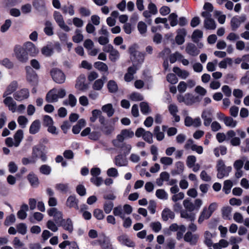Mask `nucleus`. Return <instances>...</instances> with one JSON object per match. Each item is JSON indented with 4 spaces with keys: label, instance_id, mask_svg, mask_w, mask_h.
<instances>
[{
    "label": "nucleus",
    "instance_id": "19",
    "mask_svg": "<svg viewBox=\"0 0 249 249\" xmlns=\"http://www.w3.org/2000/svg\"><path fill=\"white\" fill-rule=\"evenodd\" d=\"M29 96V92L28 89H23L14 94L15 99L18 101H22L27 99L28 98Z\"/></svg>",
    "mask_w": 249,
    "mask_h": 249
},
{
    "label": "nucleus",
    "instance_id": "15",
    "mask_svg": "<svg viewBox=\"0 0 249 249\" xmlns=\"http://www.w3.org/2000/svg\"><path fill=\"white\" fill-rule=\"evenodd\" d=\"M129 52L131 56V58L132 59V61H135V59L136 60L137 57L138 56L140 57V58L137 60L139 62L141 63L143 61L144 59V56L143 54L137 51L135 46H131L130 47L129 49Z\"/></svg>",
    "mask_w": 249,
    "mask_h": 249
},
{
    "label": "nucleus",
    "instance_id": "22",
    "mask_svg": "<svg viewBox=\"0 0 249 249\" xmlns=\"http://www.w3.org/2000/svg\"><path fill=\"white\" fill-rule=\"evenodd\" d=\"M168 110L170 113L173 116L174 121L178 122L180 121V117L177 115L178 111V107L175 104H171L168 106Z\"/></svg>",
    "mask_w": 249,
    "mask_h": 249
},
{
    "label": "nucleus",
    "instance_id": "3",
    "mask_svg": "<svg viewBox=\"0 0 249 249\" xmlns=\"http://www.w3.org/2000/svg\"><path fill=\"white\" fill-rule=\"evenodd\" d=\"M65 95V89H60L57 90L56 89H53L47 94L46 100L49 103L55 102L57 101L58 98H62Z\"/></svg>",
    "mask_w": 249,
    "mask_h": 249
},
{
    "label": "nucleus",
    "instance_id": "54",
    "mask_svg": "<svg viewBox=\"0 0 249 249\" xmlns=\"http://www.w3.org/2000/svg\"><path fill=\"white\" fill-rule=\"evenodd\" d=\"M246 158L243 157L242 159L236 160L233 163V167L235 170L242 169L244 161H245Z\"/></svg>",
    "mask_w": 249,
    "mask_h": 249
},
{
    "label": "nucleus",
    "instance_id": "57",
    "mask_svg": "<svg viewBox=\"0 0 249 249\" xmlns=\"http://www.w3.org/2000/svg\"><path fill=\"white\" fill-rule=\"evenodd\" d=\"M196 160L195 156L190 155L187 157L186 159V164L189 168H192Z\"/></svg>",
    "mask_w": 249,
    "mask_h": 249
},
{
    "label": "nucleus",
    "instance_id": "11",
    "mask_svg": "<svg viewBox=\"0 0 249 249\" xmlns=\"http://www.w3.org/2000/svg\"><path fill=\"white\" fill-rule=\"evenodd\" d=\"M201 118L205 126H209L213 121V112L211 109H206L203 111Z\"/></svg>",
    "mask_w": 249,
    "mask_h": 249
},
{
    "label": "nucleus",
    "instance_id": "21",
    "mask_svg": "<svg viewBox=\"0 0 249 249\" xmlns=\"http://www.w3.org/2000/svg\"><path fill=\"white\" fill-rule=\"evenodd\" d=\"M185 51L188 54L193 56L197 55L200 53V51L196 45L192 43H188L186 45Z\"/></svg>",
    "mask_w": 249,
    "mask_h": 249
},
{
    "label": "nucleus",
    "instance_id": "62",
    "mask_svg": "<svg viewBox=\"0 0 249 249\" xmlns=\"http://www.w3.org/2000/svg\"><path fill=\"white\" fill-rule=\"evenodd\" d=\"M119 148H122L124 154L127 155L130 152L132 149V146L130 144L123 142L121 143V146Z\"/></svg>",
    "mask_w": 249,
    "mask_h": 249
},
{
    "label": "nucleus",
    "instance_id": "6",
    "mask_svg": "<svg viewBox=\"0 0 249 249\" xmlns=\"http://www.w3.org/2000/svg\"><path fill=\"white\" fill-rule=\"evenodd\" d=\"M148 0L149 2L147 6L148 10L143 12L142 16L146 18V21L150 24L152 21L151 19L152 15H156L158 10L156 5L151 0Z\"/></svg>",
    "mask_w": 249,
    "mask_h": 249
},
{
    "label": "nucleus",
    "instance_id": "28",
    "mask_svg": "<svg viewBox=\"0 0 249 249\" xmlns=\"http://www.w3.org/2000/svg\"><path fill=\"white\" fill-rule=\"evenodd\" d=\"M41 127L40 122L39 120H36L34 121L31 124L29 132L32 134H35L39 132Z\"/></svg>",
    "mask_w": 249,
    "mask_h": 249
},
{
    "label": "nucleus",
    "instance_id": "18",
    "mask_svg": "<svg viewBox=\"0 0 249 249\" xmlns=\"http://www.w3.org/2000/svg\"><path fill=\"white\" fill-rule=\"evenodd\" d=\"M98 242L103 249H113L109 238L105 236V234H102Z\"/></svg>",
    "mask_w": 249,
    "mask_h": 249
},
{
    "label": "nucleus",
    "instance_id": "12",
    "mask_svg": "<svg viewBox=\"0 0 249 249\" xmlns=\"http://www.w3.org/2000/svg\"><path fill=\"white\" fill-rule=\"evenodd\" d=\"M86 76L84 74H81L76 80L75 85L76 89L81 91H85L88 89V85L86 83Z\"/></svg>",
    "mask_w": 249,
    "mask_h": 249
},
{
    "label": "nucleus",
    "instance_id": "32",
    "mask_svg": "<svg viewBox=\"0 0 249 249\" xmlns=\"http://www.w3.org/2000/svg\"><path fill=\"white\" fill-rule=\"evenodd\" d=\"M173 71L176 73L178 76L183 79H185L189 75V72L188 71L181 70L178 67H174L173 69Z\"/></svg>",
    "mask_w": 249,
    "mask_h": 249
},
{
    "label": "nucleus",
    "instance_id": "9",
    "mask_svg": "<svg viewBox=\"0 0 249 249\" xmlns=\"http://www.w3.org/2000/svg\"><path fill=\"white\" fill-rule=\"evenodd\" d=\"M115 123L110 122H107L104 125H102L101 130L102 133L106 136L110 137L115 130Z\"/></svg>",
    "mask_w": 249,
    "mask_h": 249
},
{
    "label": "nucleus",
    "instance_id": "51",
    "mask_svg": "<svg viewBox=\"0 0 249 249\" xmlns=\"http://www.w3.org/2000/svg\"><path fill=\"white\" fill-rule=\"evenodd\" d=\"M231 209L230 207H224L222 209V215L225 219H230Z\"/></svg>",
    "mask_w": 249,
    "mask_h": 249
},
{
    "label": "nucleus",
    "instance_id": "7",
    "mask_svg": "<svg viewBox=\"0 0 249 249\" xmlns=\"http://www.w3.org/2000/svg\"><path fill=\"white\" fill-rule=\"evenodd\" d=\"M53 17L59 27L65 32H69L70 28L65 24L62 15L58 11H54Z\"/></svg>",
    "mask_w": 249,
    "mask_h": 249
},
{
    "label": "nucleus",
    "instance_id": "30",
    "mask_svg": "<svg viewBox=\"0 0 249 249\" xmlns=\"http://www.w3.org/2000/svg\"><path fill=\"white\" fill-rule=\"evenodd\" d=\"M211 212H209L207 207H204L201 212L198 219L199 224L202 223L205 220L208 219L211 216Z\"/></svg>",
    "mask_w": 249,
    "mask_h": 249
},
{
    "label": "nucleus",
    "instance_id": "14",
    "mask_svg": "<svg viewBox=\"0 0 249 249\" xmlns=\"http://www.w3.org/2000/svg\"><path fill=\"white\" fill-rule=\"evenodd\" d=\"M27 80L32 85H36L38 82L37 75L30 67L27 68Z\"/></svg>",
    "mask_w": 249,
    "mask_h": 249
},
{
    "label": "nucleus",
    "instance_id": "47",
    "mask_svg": "<svg viewBox=\"0 0 249 249\" xmlns=\"http://www.w3.org/2000/svg\"><path fill=\"white\" fill-rule=\"evenodd\" d=\"M75 35L72 37V40L75 43H79L83 40L84 36L81 34L80 30L76 29L75 32Z\"/></svg>",
    "mask_w": 249,
    "mask_h": 249
},
{
    "label": "nucleus",
    "instance_id": "63",
    "mask_svg": "<svg viewBox=\"0 0 249 249\" xmlns=\"http://www.w3.org/2000/svg\"><path fill=\"white\" fill-rule=\"evenodd\" d=\"M17 229L18 232L24 235L27 232V226L24 223H20L17 225Z\"/></svg>",
    "mask_w": 249,
    "mask_h": 249
},
{
    "label": "nucleus",
    "instance_id": "64",
    "mask_svg": "<svg viewBox=\"0 0 249 249\" xmlns=\"http://www.w3.org/2000/svg\"><path fill=\"white\" fill-rule=\"evenodd\" d=\"M42 53L46 56H50L53 53V49L48 46H45L41 49Z\"/></svg>",
    "mask_w": 249,
    "mask_h": 249
},
{
    "label": "nucleus",
    "instance_id": "45",
    "mask_svg": "<svg viewBox=\"0 0 249 249\" xmlns=\"http://www.w3.org/2000/svg\"><path fill=\"white\" fill-rule=\"evenodd\" d=\"M113 213L115 216H119L122 219L124 218V215L123 213V208L121 205H119L114 208Z\"/></svg>",
    "mask_w": 249,
    "mask_h": 249
},
{
    "label": "nucleus",
    "instance_id": "40",
    "mask_svg": "<svg viewBox=\"0 0 249 249\" xmlns=\"http://www.w3.org/2000/svg\"><path fill=\"white\" fill-rule=\"evenodd\" d=\"M77 103V99L72 94L69 95L68 99L63 101V104L65 105H69L71 107H74Z\"/></svg>",
    "mask_w": 249,
    "mask_h": 249
},
{
    "label": "nucleus",
    "instance_id": "33",
    "mask_svg": "<svg viewBox=\"0 0 249 249\" xmlns=\"http://www.w3.org/2000/svg\"><path fill=\"white\" fill-rule=\"evenodd\" d=\"M102 110L106 113L109 117H111L114 113L115 110L111 104H107L102 107Z\"/></svg>",
    "mask_w": 249,
    "mask_h": 249
},
{
    "label": "nucleus",
    "instance_id": "20",
    "mask_svg": "<svg viewBox=\"0 0 249 249\" xmlns=\"http://www.w3.org/2000/svg\"><path fill=\"white\" fill-rule=\"evenodd\" d=\"M137 70L136 67L134 65L128 67L127 71L124 76V80L127 82L132 81L134 79V74L136 72Z\"/></svg>",
    "mask_w": 249,
    "mask_h": 249
},
{
    "label": "nucleus",
    "instance_id": "10",
    "mask_svg": "<svg viewBox=\"0 0 249 249\" xmlns=\"http://www.w3.org/2000/svg\"><path fill=\"white\" fill-rule=\"evenodd\" d=\"M26 52L31 56H35L39 53L38 49L36 48L34 44L32 42L28 41L25 43L23 45Z\"/></svg>",
    "mask_w": 249,
    "mask_h": 249
},
{
    "label": "nucleus",
    "instance_id": "24",
    "mask_svg": "<svg viewBox=\"0 0 249 249\" xmlns=\"http://www.w3.org/2000/svg\"><path fill=\"white\" fill-rule=\"evenodd\" d=\"M115 164L117 166H126L128 164L127 159L123 157L122 155L116 156L114 159Z\"/></svg>",
    "mask_w": 249,
    "mask_h": 249
},
{
    "label": "nucleus",
    "instance_id": "48",
    "mask_svg": "<svg viewBox=\"0 0 249 249\" xmlns=\"http://www.w3.org/2000/svg\"><path fill=\"white\" fill-rule=\"evenodd\" d=\"M180 216L182 218L188 219L191 221H194L195 219L194 214L188 213L185 210H182L180 212Z\"/></svg>",
    "mask_w": 249,
    "mask_h": 249
},
{
    "label": "nucleus",
    "instance_id": "34",
    "mask_svg": "<svg viewBox=\"0 0 249 249\" xmlns=\"http://www.w3.org/2000/svg\"><path fill=\"white\" fill-rule=\"evenodd\" d=\"M18 87V83L16 81L12 82L7 87V89L3 94V97L11 94L16 90Z\"/></svg>",
    "mask_w": 249,
    "mask_h": 249
},
{
    "label": "nucleus",
    "instance_id": "25",
    "mask_svg": "<svg viewBox=\"0 0 249 249\" xmlns=\"http://www.w3.org/2000/svg\"><path fill=\"white\" fill-rule=\"evenodd\" d=\"M118 239L120 242L125 246L131 247L134 246V242L126 235H120L118 237Z\"/></svg>",
    "mask_w": 249,
    "mask_h": 249
},
{
    "label": "nucleus",
    "instance_id": "38",
    "mask_svg": "<svg viewBox=\"0 0 249 249\" xmlns=\"http://www.w3.org/2000/svg\"><path fill=\"white\" fill-rule=\"evenodd\" d=\"M213 235L209 231H206L204 232V244L207 245L208 247H211L213 245L212 238Z\"/></svg>",
    "mask_w": 249,
    "mask_h": 249
},
{
    "label": "nucleus",
    "instance_id": "36",
    "mask_svg": "<svg viewBox=\"0 0 249 249\" xmlns=\"http://www.w3.org/2000/svg\"><path fill=\"white\" fill-rule=\"evenodd\" d=\"M14 138L15 141V147L18 146L23 138V131L21 129L18 130L14 135Z\"/></svg>",
    "mask_w": 249,
    "mask_h": 249
},
{
    "label": "nucleus",
    "instance_id": "43",
    "mask_svg": "<svg viewBox=\"0 0 249 249\" xmlns=\"http://www.w3.org/2000/svg\"><path fill=\"white\" fill-rule=\"evenodd\" d=\"M107 88L109 92L112 93L116 92L118 91V87L116 82L114 80H110L108 82Z\"/></svg>",
    "mask_w": 249,
    "mask_h": 249
},
{
    "label": "nucleus",
    "instance_id": "1",
    "mask_svg": "<svg viewBox=\"0 0 249 249\" xmlns=\"http://www.w3.org/2000/svg\"><path fill=\"white\" fill-rule=\"evenodd\" d=\"M134 132L130 129H124L121 131L120 133L116 136L115 139L111 141L112 145L116 148H120L121 143L125 139H128L133 137Z\"/></svg>",
    "mask_w": 249,
    "mask_h": 249
},
{
    "label": "nucleus",
    "instance_id": "8",
    "mask_svg": "<svg viewBox=\"0 0 249 249\" xmlns=\"http://www.w3.org/2000/svg\"><path fill=\"white\" fill-rule=\"evenodd\" d=\"M52 77L56 83H63L66 79L64 73L60 70L54 69L51 71Z\"/></svg>",
    "mask_w": 249,
    "mask_h": 249
},
{
    "label": "nucleus",
    "instance_id": "39",
    "mask_svg": "<svg viewBox=\"0 0 249 249\" xmlns=\"http://www.w3.org/2000/svg\"><path fill=\"white\" fill-rule=\"evenodd\" d=\"M94 67L101 72H106L108 73V67L106 64L102 62L98 61L94 64Z\"/></svg>",
    "mask_w": 249,
    "mask_h": 249
},
{
    "label": "nucleus",
    "instance_id": "2",
    "mask_svg": "<svg viewBox=\"0 0 249 249\" xmlns=\"http://www.w3.org/2000/svg\"><path fill=\"white\" fill-rule=\"evenodd\" d=\"M216 168L217 172V177L220 179L228 176L232 169L231 166H226L224 161L221 159L217 161Z\"/></svg>",
    "mask_w": 249,
    "mask_h": 249
},
{
    "label": "nucleus",
    "instance_id": "52",
    "mask_svg": "<svg viewBox=\"0 0 249 249\" xmlns=\"http://www.w3.org/2000/svg\"><path fill=\"white\" fill-rule=\"evenodd\" d=\"M61 10L63 14H66L68 13L71 16H73L74 14V8L72 5L69 6L64 5L62 7Z\"/></svg>",
    "mask_w": 249,
    "mask_h": 249
},
{
    "label": "nucleus",
    "instance_id": "50",
    "mask_svg": "<svg viewBox=\"0 0 249 249\" xmlns=\"http://www.w3.org/2000/svg\"><path fill=\"white\" fill-rule=\"evenodd\" d=\"M137 28L139 32L141 35H144L147 32V25L143 21H140L138 23Z\"/></svg>",
    "mask_w": 249,
    "mask_h": 249
},
{
    "label": "nucleus",
    "instance_id": "35",
    "mask_svg": "<svg viewBox=\"0 0 249 249\" xmlns=\"http://www.w3.org/2000/svg\"><path fill=\"white\" fill-rule=\"evenodd\" d=\"M174 213L169 209H165L162 212V218L164 221H167L169 218L174 219Z\"/></svg>",
    "mask_w": 249,
    "mask_h": 249
},
{
    "label": "nucleus",
    "instance_id": "23",
    "mask_svg": "<svg viewBox=\"0 0 249 249\" xmlns=\"http://www.w3.org/2000/svg\"><path fill=\"white\" fill-rule=\"evenodd\" d=\"M199 101L200 99L198 96H194L190 93H186L185 94V104L186 105H192L193 104Z\"/></svg>",
    "mask_w": 249,
    "mask_h": 249
},
{
    "label": "nucleus",
    "instance_id": "58",
    "mask_svg": "<svg viewBox=\"0 0 249 249\" xmlns=\"http://www.w3.org/2000/svg\"><path fill=\"white\" fill-rule=\"evenodd\" d=\"M160 162L166 166H169L172 164L173 160L169 157H163L160 159Z\"/></svg>",
    "mask_w": 249,
    "mask_h": 249
},
{
    "label": "nucleus",
    "instance_id": "27",
    "mask_svg": "<svg viewBox=\"0 0 249 249\" xmlns=\"http://www.w3.org/2000/svg\"><path fill=\"white\" fill-rule=\"evenodd\" d=\"M222 120L223 121L225 124L230 127H235L237 125V121L234 120L231 117H226L224 114H222Z\"/></svg>",
    "mask_w": 249,
    "mask_h": 249
},
{
    "label": "nucleus",
    "instance_id": "60",
    "mask_svg": "<svg viewBox=\"0 0 249 249\" xmlns=\"http://www.w3.org/2000/svg\"><path fill=\"white\" fill-rule=\"evenodd\" d=\"M142 138L149 143H152L153 142V134L150 131H145Z\"/></svg>",
    "mask_w": 249,
    "mask_h": 249
},
{
    "label": "nucleus",
    "instance_id": "5",
    "mask_svg": "<svg viewBox=\"0 0 249 249\" xmlns=\"http://www.w3.org/2000/svg\"><path fill=\"white\" fill-rule=\"evenodd\" d=\"M183 204L184 208L189 212L198 211L202 205V200L200 198H197L193 203L190 200L186 199L183 200Z\"/></svg>",
    "mask_w": 249,
    "mask_h": 249
},
{
    "label": "nucleus",
    "instance_id": "4",
    "mask_svg": "<svg viewBox=\"0 0 249 249\" xmlns=\"http://www.w3.org/2000/svg\"><path fill=\"white\" fill-rule=\"evenodd\" d=\"M14 55L19 62L22 63H26L29 59L28 53L23 46L16 45L14 49Z\"/></svg>",
    "mask_w": 249,
    "mask_h": 249
},
{
    "label": "nucleus",
    "instance_id": "13",
    "mask_svg": "<svg viewBox=\"0 0 249 249\" xmlns=\"http://www.w3.org/2000/svg\"><path fill=\"white\" fill-rule=\"evenodd\" d=\"M48 213L50 216H53L56 223H61L64 220L62 213L55 208H52L48 211Z\"/></svg>",
    "mask_w": 249,
    "mask_h": 249
},
{
    "label": "nucleus",
    "instance_id": "41",
    "mask_svg": "<svg viewBox=\"0 0 249 249\" xmlns=\"http://www.w3.org/2000/svg\"><path fill=\"white\" fill-rule=\"evenodd\" d=\"M28 179L31 185L34 187H37L39 184L38 178L33 173H31L28 176Z\"/></svg>",
    "mask_w": 249,
    "mask_h": 249
},
{
    "label": "nucleus",
    "instance_id": "49",
    "mask_svg": "<svg viewBox=\"0 0 249 249\" xmlns=\"http://www.w3.org/2000/svg\"><path fill=\"white\" fill-rule=\"evenodd\" d=\"M104 84L103 80L101 79L96 80L92 85V89L94 90H101Z\"/></svg>",
    "mask_w": 249,
    "mask_h": 249
},
{
    "label": "nucleus",
    "instance_id": "59",
    "mask_svg": "<svg viewBox=\"0 0 249 249\" xmlns=\"http://www.w3.org/2000/svg\"><path fill=\"white\" fill-rule=\"evenodd\" d=\"M178 16L175 13L171 14L168 17V19L170 22L171 26H175L178 24Z\"/></svg>",
    "mask_w": 249,
    "mask_h": 249
},
{
    "label": "nucleus",
    "instance_id": "26",
    "mask_svg": "<svg viewBox=\"0 0 249 249\" xmlns=\"http://www.w3.org/2000/svg\"><path fill=\"white\" fill-rule=\"evenodd\" d=\"M4 103L13 112L16 110V104L13 99L11 97H7L3 101Z\"/></svg>",
    "mask_w": 249,
    "mask_h": 249
},
{
    "label": "nucleus",
    "instance_id": "44",
    "mask_svg": "<svg viewBox=\"0 0 249 249\" xmlns=\"http://www.w3.org/2000/svg\"><path fill=\"white\" fill-rule=\"evenodd\" d=\"M154 134L158 141H160L164 138V134L163 132L160 131V127L159 126H157L154 128Z\"/></svg>",
    "mask_w": 249,
    "mask_h": 249
},
{
    "label": "nucleus",
    "instance_id": "55",
    "mask_svg": "<svg viewBox=\"0 0 249 249\" xmlns=\"http://www.w3.org/2000/svg\"><path fill=\"white\" fill-rule=\"evenodd\" d=\"M156 196L161 199L166 200L168 198V195L166 192L163 189H158L156 192Z\"/></svg>",
    "mask_w": 249,
    "mask_h": 249
},
{
    "label": "nucleus",
    "instance_id": "29",
    "mask_svg": "<svg viewBox=\"0 0 249 249\" xmlns=\"http://www.w3.org/2000/svg\"><path fill=\"white\" fill-rule=\"evenodd\" d=\"M28 209L29 207L27 204L22 205L20 210L17 213L18 217L21 220L25 219L27 215L26 212L28 211Z\"/></svg>",
    "mask_w": 249,
    "mask_h": 249
},
{
    "label": "nucleus",
    "instance_id": "37",
    "mask_svg": "<svg viewBox=\"0 0 249 249\" xmlns=\"http://www.w3.org/2000/svg\"><path fill=\"white\" fill-rule=\"evenodd\" d=\"M204 26L206 29L214 30L216 28V24L214 20L211 18L204 19Z\"/></svg>",
    "mask_w": 249,
    "mask_h": 249
},
{
    "label": "nucleus",
    "instance_id": "17",
    "mask_svg": "<svg viewBox=\"0 0 249 249\" xmlns=\"http://www.w3.org/2000/svg\"><path fill=\"white\" fill-rule=\"evenodd\" d=\"M198 239V235L196 234H193L190 231H187L184 235V240L185 242L189 243L191 245L196 244Z\"/></svg>",
    "mask_w": 249,
    "mask_h": 249
},
{
    "label": "nucleus",
    "instance_id": "31",
    "mask_svg": "<svg viewBox=\"0 0 249 249\" xmlns=\"http://www.w3.org/2000/svg\"><path fill=\"white\" fill-rule=\"evenodd\" d=\"M62 227L69 232H71L73 231V224L71 220L68 218L66 220L64 219L61 223Z\"/></svg>",
    "mask_w": 249,
    "mask_h": 249
},
{
    "label": "nucleus",
    "instance_id": "53",
    "mask_svg": "<svg viewBox=\"0 0 249 249\" xmlns=\"http://www.w3.org/2000/svg\"><path fill=\"white\" fill-rule=\"evenodd\" d=\"M202 36L203 32L199 30H196L193 33L192 39L194 42H197Z\"/></svg>",
    "mask_w": 249,
    "mask_h": 249
},
{
    "label": "nucleus",
    "instance_id": "56",
    "mask_svg": "<svg viewBox=\"0 0 249 249\" xmlns=\"http://www.w3.org/2000/svg\"><path fill=\"white\" fill-rule=\"evenodd\" d=\"M232 185V182L231 180H226L224 181L223 190L226 194L230 192Z\"/></svg>",
    "mask_w": 249,
    "mask_h": 249
},
{
    "label": "nucleus",
    "instance_id": "61",
    "mask_svg": "<svg viewBox=\"0 0 249 249\" xmlns=\"http://www.w3.org/2000/svg\"><path fill=\"white\" fill-rule=\"evenodd\" d=\"M102 112L100 110L94 109L92 111V116L90 118V121L93 123L95 122L98 117L101 115Z\"/></svg>",
    "mask_w": 249,
    "mask_h": 249
},
{
    "label": "nucleus",
    "instance_id": "42",
    "mask_svg": "<svg viewBox=\"0 0 249 249\" xmlns=\"http://www.w3.org/2000/svg\"><path fill=\"white\" fill-rule=\"evenodd\" d=\"M45 27L44 29V31L45 34L49 36H52L53 34V30L52 23L51 21L47 20L45 23Z\"/></svg>",
    "mask_w": 249,
    "mask_h": 249
},
{
    "label": "nucleus",
    "instance_id": "16",
    "mask_svg": "<svg viewBox=\"0 0 249 249\" xmlns=\"http://www.w3.org/2000/svg\"><path fill=\"white\" fill-rule=\"evenodd\" d=\"M79 200L75 196H70L67 198L66 202V205L69 208H73L78 210Z\"/></svg>",
    "mask_w": 249,
    "mask_h": 249
},
{
    "label": "nucleus",
    "instance_id": "46",
    "mask_svg": "<svg viewBox=\"0 0 249 249\" xmlns=\"http://www.w3.org/2000/svg\"><path fill=\"white\" fill-rule=\"evenodd\" d=\"M33 5L37 10H42L45 8V3L42 0H35Z\"/></svg>",
    "mask_w": 249,
    "mask_h": 249
}]
</instances>
